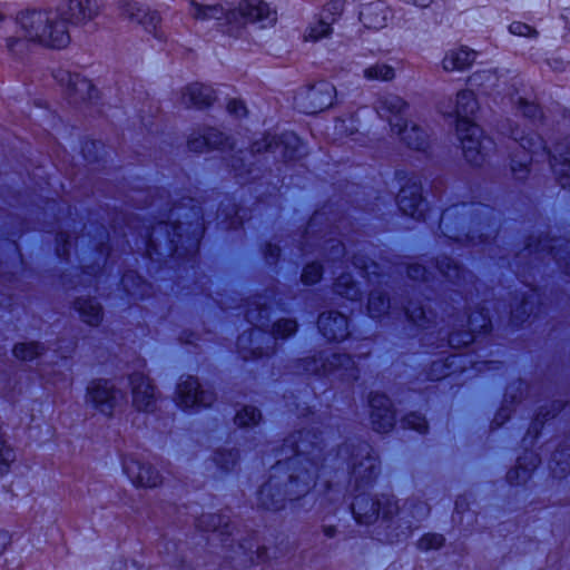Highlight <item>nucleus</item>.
I'll return each mask as SVG.
<instances>
[{
    "mask_svg": "<svg viewBox=\"0 0 570 570\" xmlns=\"http://www.w3.org/2000/svg\"><path fill=\"white\" fill-rule=\"evenodd\" d=\"M259 419L261 414L255 407L246 406L237 413L235 421L239 426H249L256 424Z\"/></svg>",
    "mask_w": 570,
    "mask_h": 570,
    "instance_id": "5701e85b",
    "label": "nucleus"
},
{
    "mask_svg": "<svg viewBox=\"0 0 570 570\" xmlns=\"http://www.w3.org/2000/svg\"><path fill=\"white\" fill-rule=\"evenodd\" d=\"M332 33L330 22L324 20H315L311 22L303 32V40L305 42H316L321 39L327 38Z\"/></svg>",
    "mask_w": 570,
    "mask_h": 570,
    "instance_id": "a211bd4d",
    "label": "nucleus"
},
{
    "mask_svg": "<svg viewBox=\"0 0 570 570\" xmlns=\"http://www.w3.org/2000/svg\"><path fill=\"white\" fill-rule=\"evenodd\" d=\"M476 108L478 102L472 91L463 90L458 94L453 111L456 117V134L465 158L474 164H479L492 147V141L483 137L480 127L470 119Z\"/></svg>",
    "mask_w": 570,
    "mask_h": 570,
    "instance_id": "f257e3e1",
    "label": "nucleus"
},
{
    "mask_svg": "<svg viewBox=\"0 0 570 570\" xmlns=\"http://www.w3.org/2000/svg\"><path fill=\"white\" fill-rule=\"evenodd\" d=\"M509 31L513 36H518V37H524V38H530V39L538 37V31L535 28H533L530 24L523 23L521 21H513L509 26Z\"/></svg>",
    "mask_w": 570,
    "mask_h": 570,
    "instance_id": "b1692460",
    "label": "nucleus"
},
{
    "mask_svg": "<svg viewBox=\"0 0 570 570\" xmlns=\"http://www.w3.org/2000/svg\"><path fill=\"white\" fill-rule=\"evenodd\" d=\"M422 204V198L419 188L413 186L411 188H403L399 194L400 208L411 216H414L419 206Z\"/></svg>",
    "mask_w": 570,
    "mask_h": 570,
    "instance_id": "f3484780",
    "label": "nucleus"
},
{
    "mask_svg": "<svg viewBox=\"0 0 570 570\" xmlns=\"http://www.w3.org/2000/svg\"><path fill=\"white\" fill-rule=\"evenodd\" d=\"M220 13L222 9L218 7H204L195 1L190 2V14L197 20L218 18Z\"/></svg>",
    "mask_w": 570,
    "mask_h": 570,
    "instance_id": "412c9836",
    "label": "nucleus"
},
{
    "mask_svg": "<svg viewBox=\"0 0 570 570\" xmlns=\"http://www.w3.org/2000/svg\"><path fill=\"white\" fill-rule=\"evenodd\" d=\"M372 510L374 513L376 512L375 504H372Z\"/></svg>",
    "mask_w": 570,
    "mask_h": 570,
    "instance_id": "58836bf2",
    "label": "nucleus"
},
{
    "mask_svg": "<svg viewBox=\"0 0 570 570\" xmlns=\"http://www.w3.org/2000/svg\"><path fill=\"white\" fill-rule=\"evenodd\" d=\"M407 422L409 424H411L414 429L423 432L426 430V423H425V420L420 417V416H416V415H412L407 419Z\"/></svg>",
    "mask_w": 570,
    "mask_h": 570,
    "instance_id": "2f4dec72",
    "label": "nucleus"
},
{
    "mask_svg": "<svg viewBox=\"0 0 570 570\" xmlns=\"http://www.w3.org/2000/svg\"><path fill=\"white\" fill-rule=\"evenodd\" d=\"M371 406L373 407L372 423L374 429L379 432H385L393 425V413L390 409V401L381 395L374 396L371 400Z\"/></svg>",
    "mask_w": 570,
    "mask_h": 570,
    "instance_id": "dca6fc26",
    "label": "nucleus"
},
{
    "mask_svg": "<svg viewBox=\"0 0 570 570\" xmlns=\"http://www.w3.org/2000/svg\"><path fill=\"white\" fill-rule=\"evenodd\" d=\"M442 544L443 538L440 534H426L419 542V547L423 550L438 549Z\"/></svg>",
    "mask_w": 570,
    "mask_h": 570,
    "instance_id": "cd10ccee",
    "label": "nucleus"
},
{
    "mask_svg": "<svg viewBox=\"0 0 570 570\" xmlns=\"http://www.w3.org/2000/svg\"><path fill=\"white\" fill-rule=\"evenodd\" d=\"M78 309L83 318V321L88 324L95 325L98 324L101 320V311L100 307L92 301H79Z\"/></svg>",
    "mask_w": 570,
    "mask_h": 570,
    "instance_id": "aec40b11",
    "label": "nucleus"
},
{
    "mask_svg": "<svg viewBox=\"0 0 570 570\" xmlns=\"http://www.w3.org/2000/svg\"><path fill=\"white\" fill-rule=\"evenodd\" d=\"M296 331V323L292 320H282L275 324L274 332L276 335L286 337Z\"/></svg>",
    "mask_w": 570,
    "mask_h": 570,
    "instance_id": "bb28decb",
    "label": "nucleus"
},
{
    "mask_svg": "<svg viewBox=\"0 0 570 570\" xmlns=\"http://www.w3.org/2000/svg\"><path fill=\"white\" fill-rule=\"evenodd\" d=\"M318 326L328 340H343L347 335V320L340 313L322 314Z\"/></svg>",
    "mask_w": 570,
    "mask_h": 570,
    "instance_id": "4468645a",
    "label": "nucleus"
},
{
    "mask_svg": "<svg viewBox=\"0 0 570 570\" xmlns=\"http://www.w3.org/2000/svg\"><path fill=\"white\" fill-rule=\"evenodd\" d=\"M124 470L136 487L155 488L161 483L160 475L149 465L137 459L127 458Z\"/></svg>",
    "mask_w": 570,
    "mask_h": 570,
    "instance_id": "423d86ee",
    "label": "nucleus"
},
{
    "mask_svg": "<svg viewBox=\"0 0 570 570\" xmlns=\"http://www.w3.org/2000/svg\"><path fill=\"white\" fill-rule=\"evenodd\" d=\"M403 99L395 95H389L380 100L377 112L386 118L393 131L412 148H421L424 142V132L414 124H409L402 116L405 108Z\"/></svg>",
    "mask_w": 570,
    "mask_h": 570,
    "instance_id": "f03ea898",
    "label": "nucleus"
},
{
    "mask_svg": "<svg viewBox=\"0 0 570 570\" xmlns=\"http://www.w3.org/2000/svg\"><path fill=\"white\" fill-rule=\"evenodd\" d=\"M14 356L27 361L33 360L36 356L40 354V347L37 343H20L17 344L13 348Z\"/></svg>",
    "mask_w": 570,
    "mask_h": 570,
    "instance_id": "4be33fe9",
    "label": "nucleus"
},
{
    "mask_svg": "<svg viewBox=\"0 0 570 570\" xmlns=\"http://www.w3.org/2000/svg\"><path fill=\"white\" fill-rule=\"evenodd\" d=\"M476 59V52L468 47H455L445 52L442 68L445 71H462L469 68Z\"/></svg>",
    "mask_w": 570,
    "mask_h": 570,
    "instance_id": "f8f14e48",
    "label": "nucleus"
},
{
    "mask_svg": "<svg viewBox=\"0 0 570 570\" xmlns=\"http://www.w3.org/2000/svg\"><path fill=\"white\" fill-rule=\"evenodd\" d=\"M229 32H234L246 23H261L263 28L276 21V13L262 0H243L238 7L227 14Z\"/></svg>",
    "mask_w": 570,
    "mask_h": 570,
    "instance_id": "20e7f679",
    "label": "nucleus"
},
{
    "mask_svg": "<svg viewBox=\"0 0 570 570\" xmlns=\"http://www.w3.org/2000/svg\"><path fill=\"white\" fill-rule=\"evenodd\" d=\"M331 9H334L337 12L342 11V9H343V0H332V2L327 4V9L326 10H331Z\"/></svg>",
    "mask_w": 570,
    "mask_h": 570,
    "instance_id": "72a5a7b5",
    "label": "nucleus"
},
{
    "mask_svg": "<svg viewBox=\"0 0 570 570\" xmlns=\"http://www.w3.org/2000/svg\"><path fill=\"white\" fill-rule=\"evenodd\" d=\"M363 500L362 501H357L356 503L353 504V512L354 514L356 515V519L360 521V522H370L371 520V517H367L366 514H362L361 513V510L363 509Z\"/></svg>",
    "mask_w": 570,
    "mask_h": 570,
    "instance_id": "473e14b6",
    "label": "nucleus"
},
{
    "mask_svg": "<svg viewBox=\"0 0 570 570\" xmlns=\"http://www.w3.org/2000/svg\"><path fill=\"white\" fill-rule=\"evenodd\" d=\"M337 292H338V294H345V292H343V291L341 289V284H337Z\"/></svg>",
    "mask_w": 570,
    "mask_h": 570,
    "instance_id": "e433bc0d",
    "label": "nucleus"
},
{
    "mask_svg": "<svg viewBox=\"0 0 570 570\" xmlns=\"http://www.w3.org/2000/svg\"><path fill=\"white\" fill-rule=\"evenodd\" d=\"M216 96L214 90L202 83L187 86L181 94V102L187 106L205 107L209 106Z\"/></svg>",
    "mask_w": 570,
    "mask_h": 570,
    "instance_id": "2eb2a0df",
    "label": "nucleus"
},
{
    "mask_svg": "<svg viewBox=\"0 0 570 570\" xmlns=\"http://www.w3.org/2000/svg\"><path fill=\"white\" fill-rule=\"evenodd\" d=\"M59 80L66 87L68 95L75 100H87L95 96V87L91 81L78 73L65 72Z\"/></svg>",
    "mask_w": 570,
    "mask_h": 570,
    "instance_id": "1a4fd4ad",
    "label": "nucleus"
},
{
    "mask_svg": "<svg viewBox=\"0 0 570 570\" xmlns=\"http://www.w3.org/2000/svg\"><path fill=\"white\" fill-rule=\"evenodd\" d=\"M120 392L104 380L90 382L87 387L86 402L104 414H111L116 407Z\"/></svg>",
    "mask_w": 570,
    "mask_h": 570,
    "instance_id": "39448f33",
    "label": "nucleus"
},
{
    "mask_svg": "<svg viewBox=\"0 0 570 570\" xmlns=\"http://www.w3.org/2000/svg\"><path fill=\"white\" fill-rule=\"evenodd\" d=\"M363 75L368 80H392L395 76L394 69L386 63H374L364 69Z\"/></svg>",
    "mask_w": 570,
    "mask_h": 570,
    "instance_id": "6ab92c4d",
    "label": "nucleus"
},
{
    "mask_svg": "<svg viewBox=\"0 0 570 570\" xmlns=\"http://www.w3.org/2000/svg\"><path fill=\"white\" fill-rule=\"evenodd\" d=\"M215 144L216 142L209 141L208 138H204V139L194 138V139H190L188 142L189 148L194 151H203L205 145H215Z\"/></svg>",
    "mask_w": 570,
    "mask_h": 570,
    "instance_id": "7c9ffc66",
    "label": "nucleus"
},
{
    "mask_svg": "<svg viewBox=\"0 0 570 570\" xmlns=\"http://www.w3.org/2000/svg\"><path fill=\"white\" fill-rule=\"evenodd\" d=\"M561 184H562L563 187H566L568 185V183L564 181L563 178H561Z\"/></svg>",
    "mask_w": 570,
    "mask_h": 570,
    "instance_id": "4c0bfd02",
    "label": "nucleus"
},
{
    "mask_svg": "<svg viewBox=\"0 0 570 570\" xmlns=\"http://www.w3.org/2000/svg\"><path fill=\"white\" fill-rule=\"evenodd\" d=\"M336 95L335 87L326 81L312 87L307 92L308 109L311 112H317L332 106Z\"/></svg>",
    "mask_w": 570,
    "mask_h": 570,
    "instance_id": "ddd939ff",
    "label": "nucleus"
},
{
    "mask_svg": "<svg viewBox=\"0 0 570 570\" xmlns=\"http://www.w3.org/2000/svg\"><path fill=\"white\" fill-rule=\"evenodd\" d=\"M530 147L537 145V146H541V139L540 138H535V141H533V139H531V141H528Z\"/></svg>",
    "mask_w": 570,
    "mask_h": 570,
    "instance_id": "c9c22d12",
    "label": "nucleus"
},
{
    "mask_svg": "<svg viewBox=\"0 0 570 570\" xmlns=\"http://www.w3.org/2000/svg\"><path fill=\"white\" fill-rule=\"evenodd\" d=\"M390 18L391 11L382 1L365 4L360 13V19L363 24L368 29L375 30L384 28Z\"/></svg>",
    "mask_w": 570,
    "mask_h": 570,
    "instance_id": "9b49d317",
    "label": "nucleus"
},
{
    "mask_svg": "<svg viewBox=\"0 0 570 570\" xmlns=\"http://www.w3.org/2000/svg\"><path fill=\"white\" fill-rule=\"evenodd\" d=\"M432 0H413V2L419 7H428Z\"/></svg>",
    "mask_w": 570,
    "mask_h": 570,
    "instance_id": "f704fd0d",
    "label": "nucleus"
},
{
    "mask_svg": "<svg viewBox=\"0 0 570 570\" xmlns=\"http://www.w3.org/2000/svg\"><path fill=\"white\" fill-rule=\"evenodd\" d=\"M120 14L132 23H138L148 32H154L158 24V16L132 0H122L119 6Z\"/></svg>",
    "mask_w": 570,
    "mask_h": 570,
    "instance_id": "0eeeda50",
    "label": "nucleus"
},
{
    "mask_svg": "<svg viewBox=\"0 0 570 570\" xmlns=\"http://www.w3.org/2000/svg\"><path fill=\"white\" fill-rule=\"evenodd\" d=\"M385 306V301L381 296H372L368 301V311L372 316H377L381 307Z\"/></svg>",
    "mask_w": 570,
    "mask_h": 570,
    "instance_id": "c756f323",
    "label": "nucleus"
},
{
    "mask_svg": "<svg viewBox=\"0 0 570 570\" xmlns=\"http://www.w3.org/2000/svg\"><path fill=\"white\" fill-rule=\"evenodd\" d=\"M16 455L11 448L7 446L0 440V474H3L8 471L10 464L14 461Z\"/></svg>",
    "mask_w": 570,
    "mask_h": 570,
    "instance_id": "393cba45",
    "label": "nucleus"
},
{
    "mask_svg": "<svg viewBox=\"0 0 570 570\" xmlns=\"http://www.w3.org/2000/svg\"><path fill=\"white\" fill-rule=\"evenodd\" d=\"M227 109L230 114L236 117H242L246 115V107L242 100L233 99L228 102Z\"/></svg>",
    "mask_w": 570,
    "mask_h": 570,
    "instance_id": "c85d7f7f",
    "label": "nucleus"
},
{
    "mask_svg": "<svg viewBox=\"0 0 570 570\" xmlns=\"http://www.w3.org/2000/svg\"><path fill=\"white\" fill-rule=\"evenodd\" d=\"M101 10L100 0H67L57 9L52 10H40L41 12H55L57 13V21L55 26L62 27L67 40L65 43L57 46H46L47 48L61 49L69 45L70 35L68 31L67 22L83 24L99 16Z\"/></svg>",
    "mask_w": 570,
    "mask_h": 570,
    "instance_id": "7ed1b4c3",
    "label": "nucleus"
},
{
    "mask_svg": "<svg viewBox=\"0 0 570 570\" xmlns=\"http://www.w3.org/2000/svg\"><path fill=\"white\" fill-rule=\"evenodd\" d=\"M213 396L206 391H199L196 379L188 377L178 386V403L184 407H191L196 404L209 405Z\"/></svg>",
    "mask_w": 570,
    "mask_h": 570,
    "instance_id": "6e6552de",
    "label": "nucleus"
},
{
    "mask_svg": "<svg viewBox=\"0 0 570 570\" xmlns=\"http://www.w3.org/2000/svg\"><path fill=\"white\" fill-rule=\"evenodd\" d=\"M321 266L318 264H309L303 271L302 281L305 284H314L321 278Z\"/></svg>",
    "mask_w": 570,
    "mask_h": 570,
    "instance_id": "a878e982",
    "label": "nucleus"
},
{
    "mask_svg": "<svg viewBox=\"0 0 570 570\" xmlns=\"http://www.w3.org/2000/svg\"><path fill=\"white\" fill-rule=\"evenodd\" d=\"M132 384V402L137 410L148 411L155 403V391L149 380L140 374L134 375Z\"/></svg>",
    "mask_w": 570,
    "mask_h": 570,
    "instance_id": "9d476101",
    "label": "nucleus"
}]
</instances>
